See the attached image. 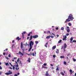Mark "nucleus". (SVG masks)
<instances>
[{
    "instance_id": "f257e3e1",
    "label": "nucleus",
    "mask_w": 76,
    "mask_h": 76,
    "mask_svg": "<svg viewBox=\"0 0 76 76\" xmlns=\"http://www.w3.org/2000/svg\"><path fill=\"white\" fill-rule=\"evenodd\" d=\"M73 19H74V18L73 17V15L72 14H70L68 16V18L66 19V21H65V23H67L68 22H70L71 20V19L72 20V21Z\"/></svg>"
},
{
    "instance_id": "f03ea898",
    "label": "nucleus",
    "mask_w": 76,
    "mask_h": 76,
    "mask_svg": "<svg viewBox=\"0 0 76 76\" xmlns=\"http://www.w3.org/2000/svg\"><path fill=\"white\" fill-rule=\"evenodd\" d=\"M34 44V43L32 41H31L29 43V45H30V48L28 50V51L29 52L31 50V49L32 48V45H33Z\"/></svg>"
},
{
    "instance_id": "7ed1b4c3",
    "label": "nucleus",
    "mask_w": 76,
    "mask_h": 76,
    "mask_svg": "<svg viewBox=\"0 0 76 76\" xmlns=\"http://www.w3.org/2000/svg\"><path fill=\"white\" fill-rule=\"evenodd\" d=\"M8 72H9L6 73L5 75H12V72H11L10 70H9Z\"/></svg>"
},
{
    "instance_id": "20e7f679",
    "label": "nucleus",
    "mask_w": 76,
    "mask_h": 76,
    "mask_svg": "<svg viewBox=\"0 0 76 76\" xmlns=\"http://www.w3.org/2000/svg\"><path fill=\"white\" fill-rule=\"evenodd\" d=\"M63 41H66L67 40V36L65 35L64 36H63Z\"/></svg>"
},
{
    "instance_id": "39448f33",
    "label": "nucleus",
    "mask_w": 76,
    "mask_h": 76,
    "mask_svg": "<svg viewBox=\"0 0 76 76\" xmlns=\"http://www.w3.org/2000/svg\"><path fill=\"white\" fill-rule=\"evenodd\" d=\"M38 35H36L33 36V38H34V39L35 38H38Z\"/></svg>"
},
{
    "instance_id": "423d86ee",
    "label": "nucleus",
    "mask_w": 76,
    "mask_h": 76,
    "mask_svg": "<svg viewBox=\"0 0 76 76\" xmlns=\"http://www.w3.org/2000/svg\"><path fill=\"white\" fill-rule=\"evenodd\" d=\"M16 39L17 40H18V41H19V40H21V38H19V37H17L16 38Z\"/></svg>"
},
{
    "instance_id": "0eeeda50",
    "label": "nucleus",
    "mask_w": 76,
    "mask_h": 76,
    "mask_svg": "<svg viewBox=\"0 0 76 76\" xmlns=\"http://www.w3.org/2000/svg\"><path fill=\"white\" fill-rule=\"evenodd\" d=\"M33 38V36L32 35L30 37V40H32V38Z\"/></svg>"
},
{
    "instance_id": "6e6552de",
    "label": "nucleus",
    "mask_w": 76,
    "mask_h": 76,
    "mask_svg": "<svg viewBox=\"0 0 76 76\" xmlns=\"http://www.w3.org/2000/svg\"><path fill=\"white\" fill-rule=\"evenodd\" d=\"M27 61H28L29 63H30V62H31V58H28V60H27Z\"/></svg>"
},
{
    "instance_id": "1a4fd4ad",
    "label": "nucleus",
    "mask_w": 76,
    "mask_h": 76,
    "mask_svg": "<svg viewBox=\"0 0 76 76\" xmlns=\"http://www.w3.org/2000/svg\"><path fill=\"white\" fill-rule=\"evenodd\" d=\"M21 49H22L23 48V43L22 42H21Z\"/></svg>"
},
{
    "instance_id": "9d476101",
    "label": "nucleus",
    "mask_w": 76,
    "mask_h": 76,
    "mask_svg": "<svg viewBox=\"0 0 76 76\" xmlns=\"http://www.w3.org/2000/svg\"><path fill=\"white\" fill-rule=\"evenodd\" d=\"M66 47H67V45H66V43H65L64 44V48H66Z\"/></svg>"
},
{
    "instance_id": "9b49d317",
    "label": "nucleus",
    "mask_w": 76,
    "mask_h": 76,
    "mask_svg": "<svg viewBox=\"0 0 76 76\" xmlns=\"http://www.w3.org/2000/svg\"><path fill=\"white\" fill-rule=\"evenodd\" d=\"M19 54L20 55V54L21 55H22V56H23V54H22V53L21 52H20V51H19Z\"/></svg>"
},
{
    "instance_id": "f8f14e48",
    "label": "nucleus",
    "mask_w": 76,
    "mask_h": 76,
    "mask_svg": "<svg viewBox=\"0 0 76 76\" xmlns=\"http://www.w3.org/2000/svg\"><path fill=\"white\" fill-rule=\"evenodd\" d=\"M50 37H51V36H48L46 37V39H49V38H50Z\"/></svg>"
},
{
    "instance_id": "ddd939ff",
    "label": "nucleus",
    "mask_w": 76,
    "mask_h": 76,
    "mask_svg": "<svg viewBox=\"0 0 76 76\" xmlns=\"http://www.w3.org/2000/svg\"><path fill=\"white\" fill-rule=\"evenodd\" d=\"M60 58H64L65 57L64 56H60Z\"/></svg>"
},
{
    "instance_id": "4468645a",
    "label": "nucleus",
    "mask_w": 76,
    "mask_h": 76,
    "mask_svg": "<svg viewBox=\"0 0 76 76\" xmlns=\"http://www.w3.org/2000/svg\"><path fill=\"white\" fill-rule=\"evenodd\" d=\"M22 37L23 39H24V38H25L24 34H22Z\"/></svg>"
},
{
    "instance_id": "2eb2a0df",
    "label": "nucleus",
    "mask_w": 76,
    "mask_h": 76,
    "mask_svg": "<svg viewBox=\"0 0 76 76\" xmlns=\"http://www.w3.org/2000/svg\"><path fill=\"white\" fill-rule=\"evenodd\" d=\"M56 48V46H55L53 47L52 49H53V50H54V49H55V48Z\"/></svg>"
},
{
    "instance_id": "dca6fc26",
    "label": "nucleus",
    "mask_w": 76,
    "mask_h": 76,
    "mask_svg": "<svg viewBox=\"0 0 76 76\" xmlns=\"http://www.w3.org/2000/svg\"><path fill=\"white\" fill-rule=\"evenodd\" d=\"M47 45H48V43L47 42L45 45V47L47 48Z\"/></svg>"
},
{
    "instance_id": "f3484780",
    "label": "nucleus",
    "mask_w": 76,
    "mask_h": 76,
    "mask_svg": "<svg viewBox=\"0 0 76 76\" xmlns=\"http://www.w3.org/2000/svg\"><path fill=\"white\" fill-rule=\"evenodd\" d=\"M61 75H62V76H64V73H63V72H61Z\"/></svg>"
},
{
    "instance_id": "a211bd4d",
    "label": "nucleus",
    "mask_w": 76,
    "mask_h": 76,
    "mask_svg": "<svg viewBox=\"0 0 76 76\" xmlns=\"http://www.w3.org/2000/svg\"><path fill=\"white\" fill-rule=\"evenodd\" d=\"M57 51L56 52V53H59V50H58V49H57Z\"/></svg>"
},
{
    "instance_id": "6ab92c4d",
    "label": "nucleus",
    "mask_w": 76,
    "mask_h": 76,
    "mask_svg": "<svg viewBox=\"0 0 76 76\" xmlns=\"http://www.w3.org/2000/svg\"><path fill=\"white\" fill-rule=\"evenodd\" d=\"M6 66H9V64L8 63H5Z\"/></svg>"
},
{
    "instance_id": "aec40b11",
    "label": "nucleus",
    "mask_w": 76,
    "mask_h": 76,
    "mask_svg": "<svg viewBox=\"0 0 76 76\" xmlns=\"http://www.w3.org/2000/svg\"><path fill=\"white\" fill-rule=\"evenodd\" d=\"M45 76H49V74L48 73H46L45 74Z\"/></svg>"
},
{
    "instance_id": "412c9836",
    "label": "nucleus",
    "mask_w": 76,
    "mask_h": 76,
    "mask_svg": "<svg viewBox=\"0 0 76 76\" xmlns=\"http://www.w3.org/2000/svg\"><path fill=\"white\" fill-rule=\"evenodd\" d=\"M64 27H62L61 28V30H62V31H63L64 30Z\"/></svg>"
},
{
    "instance_id": "4be33fe9",
    "label": "nucleus",
    "mask_w": 76,
    "mask_h": 76,
    "mask_svg": "<svg viewBox=\"0 0 76 76\" xmlns=\"http://www.w3.org/2000/svg\"><path fill=\"white\" fill-rule=\"evenodd\" d=\"M15 66H16V65H14V66H13V70H15Z\"/></svg>"
},
{
    "instance_id": "5701e85b",
    "label": "nucleus",
    "mask_w": 76,
    "mask_h": 76,
    "mask_svg": "<svg viewBox=\"0 0 76 76\" xmlns=\"http://www.w3.org/2000/svg\"><path fill=\"white\" fill-rule=\"evenodd\" d=\"M42 68H44V69H47L48 68L47 67L44 66H43L42 67Z\"/></svg>"
},
{
    "instance_id": "b1692460",
    "label": "nucleus",
    "mask_w": 76,
    "mask_h": 76,
    "mask_svg": "<svg viewBox=\"0 0 76 76\" xmlns=\"http://www.w3.org/2000/svg\"><path fill=\"white\" fill-rule=\"evenodd\" d=\"M64 64H65V65H66V64H67V63H66V61H64Z\"/></svg>"
},
{
    "instance_id": "393cba45",
    "label": "nucleus",
    "mask_w": 76,
    "mask_h": 76,
    "mask_svg": "<svg viewBox=\"0 0 76 76\" xmlns=\"http://www.w3.org/2000/svg\"><path fill=\"white\" fill-rule=\"evenodd\" d=\"M67 32H68V33L70 32V29H67Z\"/></svg>"
},
{
    "instance_id": "a878e982",
    "label": "nucleus",
    "mask_w": 76,
    "mask_h": 76,
    "mask_svg": "<svg viewBox=\"0 0 76 76\" xmlns=\"http://www.w3.org/2000/svg\"><path fill=\"white\" fill-rule=\"evenodd\" d=\"M73 38L72 37L71 39H70V41H73Z\"/></svg>"
},
{
    "instance_id": "bb28decb",
    "label": "nucleus",
    "mask_w": 76,
    "mask_h": 76,
    "mask_svg": "<svg viewBox=\"0 0 76 76\" xmlns=\"http://www.w3.org/2000/svg\"><path fill=\"white\" fill-rule=\"evenodd\" d=\"M35 42L36 44H38V43H39V42H38V41H36Z\"/></svg>"
},
{
    "instance_id": "cd10ccee",
    "label": "nucleus",
    "mask_w": 76,
    "mask_h": 76,
    "mask_svg": "<svg viewBox=\"0 0 76 76\" xmlns=\"http://www.w3.org/2000/svg\"><path fill=\"white\" fill-rule=\"evenodd\" d=\"M61 41H62L61 40H60L58 42V43H61Z\"/></svg>"
},
{
    "instance_id": "c85d7f7f",
    "label": "nucleus",
    "mask_w": 76,
    "mask_h": 76,
    "mask_svg": "<svg viewBox=\"0 0 76 76\" xmlns=\"http://www.w3.org/2000/svg\"><path fill=\"white\" fill-rule=\"evenodd\" d=\"M15 69L16 70H19V68L16 67Z\"/></svg>"
},
{
    "instance_id": "c756f323",
    "label": "nucleus",
    "mask_w": 76,
    "mask_h": 76,
    "mask_svg": "<svg viewBox=\"0 0 76 76\" xmlns=\"http://www.w3.org/2000/svg\"><path fill=\"white\" fill-rule=\"evenodd\" d=\"M68 25H69V26H71V25H72V24L70 23H68Z\"/></svg>"
},
{
    "instance_id": "7c9ffc66",
    "label": "nucleus",
    "mask_w": 76,
    "mask_h": 76,
    "mask_svg": "<svg viewBox=\"0 0 76 76\" xmlns=\"http://www.w3.org/2000/svg\"><path fill=\"white\" fill-rule=\"evenodd\" d=\"M47 34H48V33H49L50 34V31H47Z\"/></svg>"
},
{
    "instance_id": "2f4dec72",
    "label": "nucleus",
    "mask_w": 76,
    "mask_h": 76,
    "mask_svg": "<svg viewBox=\"0 0 76 76\" xmlns=\"http://www.w3.org/2000/svg\"><path fill=\"white\" fill-rule=\"evenodd\" d=\"M56 70H57L58 71H59V69H58V67L56 69Z\"/></svg>"
},
{
    "instance_id": "473e14b6",
    "label": "nucleus",
    "mask_w": 76,
    "mask_h": 76,
    "mask_svg": "<svg viewBox=\"0 0 76 76\" xmlns=\"http://www.w3.org/2000/svg\"><path fill=\"white\" fill-rule=\"evenodd\" d=\"M64 52H66V48H64Z\"/></svg>"
},
{
    "instance_id": "72a5a7b5",
    "label": "nucleus",
    "mask_w": 76,
    "mask_h": 76,
    "mask_svg": "<svg viewBox=\"0 0 76 76\" xmlns=\"http://www.w3.org/2000/svg\"><path fill=\"white\" fill-rule=\"evenodd\" d=\"M22 34H23V35H24V34H26V32L25 31H23V32Z\"/></svg>"
},
{
    "instance_id": "f704fd0d",
    "label": "nucleus",
    "mask_w": 76,
    "mask_h": 76,
    "mask_svg": "<svg viewBox=\"0 0 76 76\" xmlns=\"http://www.w3.org/2000/svg\"><path fill=\"white\" fill-rule=\"evenodd\" d=\"M20 66H22V62L20 61Z\"/></svg>"
},
{
    "instance_id": "c9c22d12",
    "label": "nucleus",
    "mask_w": 76,
    "mask_h": 76,
    "mask_svg": "<svg viewBox=\"0 0 76 76\" xmlns=\"http://www.w3.org/2000/svg\"><path fill=\"white\" fill-rule=\"evenodd\" d=\"M5 58H6L7 60H9V58H8V57H7V56H6Z\"/></svg>"
},
{
    "instance_id": "e433bc0d",
    "label": "nucleus",
    "mask_w": 76,
    "mask_h": 76,
    "mask_svg": "<svg viewBox=\"0 0 76 76\" xmlns=\"http://www.w3.org/2000/svg\"><path fill=\"white\" fill-rule=\"evenodd\" d=\"M16 66L17 67H19V65H18V64H17L16 65Z\"/></svg>"
},
{
    "instance_id": "4c0bfd02",
    "label": "nucleus",
    "mask_w": 76,
    "mask_h": 76,
    "mask_svg": "<svg viewBox=\"0 0 76 76\" xmlns=\"http://www.w3.org/2000/svg\"><path fill=\"white\" fill-rule=\"evenodd\" d=\"M69 72H71V73H72V70L70 69L69 70Z\"/></svg>"
},
{
    "instance_id": "58836bf2",
    "label": "nucleus",
    "mask_w": 76,
    "mask_h": 76,
    "mask_svg": "<svg viewBox=\"0 0 76 76\" xmlns=\"http://www.w3.org/2000/svg\"><path fill=\"white\" fill-rule=\"evenodd\" d=\"M66 36H69V34L67 33V34H66Z\"/></svg>"
},
{
    "instance_id": "ea45409f",
    "label": "nucleus",
    "mask_w": 76,
    "mask_h": 76,
    "mask_svg": "<svg viewBox=\"0 0 76 76\" xmlns=\"http://www.w3.org/2000/svg\"><path fill=\"white\" fill-rule=\"evenodd\" d=\"M43 65H44V66H45L47 65V64L44 63V64Z\"/></svg>"
},
{
    "instance_id": "a19ab883",
    "label": "nucleus",
    "mask_w": 76,
    "mask_h": 76,
    "mask_svg": "<svg viewBox=\"0 0 76 76\" xmlns=\"http://www.w3.org/2000/svg\"><path fill=\"white\" fill-rule=\"evenodd\" d=\"M0 69L1 70H2V67H1V66H0Z\"/></svg>"
},
{
    "instance_id": "79ce46f5",
    "label": "nucleus",
    "mask_w": 76,
    "mask_h": 76,
    "mask_svg": "<svg viewBox=\"0 0 76 76\" xmlns=\"http://www.w3.org/2000/svg\"><path fill=\"white\" fill-rule=\"evenodd\" d=\"M53 58H55L56 57V55H53Z\"/></svg>"
},
{
    "instance_id": "37998d69",
    "label": "nucleus",
    "mask_w": 76,
    "mask_h": 76,
    "mask_svg": "<svg viewBox=\"0 0 76 76\" xmlns=\"http://www.w3.org/2000/svg\"><path fill=\"white\" fill-rule=\"evenodd\" d=\"M16 61H15V64H18V63L16 62Z\"/></svg>"
},
{
    "instance_id": "c03bdc74",
    "label": "nucleus",
    "mask_w": 76,
    "mask_h": 76,
    "mask_svg": "<svg viewBox=\"0 0 76 76\" xmlns=\"http://www.w3.org/2000/svg\"><path fill=\"white\" fill-rule=\"evenodd\" d=\"M8 57H11V55H10V54H9V55H8Z\"/></svg>"
},
{
    "instance_id": "a18cd8bd",
    "label": "nucleus",
    "mask_w": 76,
    "mask_h": 76,
    "mask_svg": "<svg viewBox=\"0 0 76 76\" xmlns=\"http://www.w3.org/2000/svg\"><path fill=\"white\" fill-rule=\"evenodd\" d=\"M29 38V37H27V40H28Z\"/></svg>"
},
{
    "instance_id": "49530a36",
    "label": "nucleus",
    "mask_w": 76,
    "mask_h": 76,
    "mask_svg": "<svg viewBox=\"0 0 76 76\" xmlns=\"http://www.w3.org/2000/svg\"><path fill=\"white\" fill-rule=\"evenodd\" d=\"M73 41L74 42H76V40H73Z\"/></svg>"
},
{
    "instance_id": "de8ad7c7",
    "label": "nucleus",
    "mask_w": 76,
    "mask_h": 76,
    "mask_svg": "<svg viewBox=\"0 0 76 76\" xmlns=\"http://www.w3.org/2000/svg\"><path fill=\"white\" fill-rule=\"evenodd\" d=\"M32 56H34V53H32Z\"/></svg>"
},
{
    "instance_id": "09e8293b",
    "label": "nucleus",
    "mask_w": 76,
    "mask_h": 76,
    "mask_svg": "<svg viewBox=\"0 0 76 76\" xmlns=\"http://www.w3.org/2000/svg\"><path fill=\"white\" fill-rule=\"evenodd\" d=\"M56 30H58V28L56 27Z\"/></svg>"
},
{
    "instance_id": "8fccbe9b",
    "label": "nucleus",
    "mask_w": 76,
    "mask_h": 76,
    "mask_svg": "<svg viewBox=\"0 0 76 76\" xmlns=\"http://www.w3.org/2000/svg\"><path fill=\"white\" fill-rule=\"evenodd\" d=\"M73 60L74 61H76V60L74 58L73 59Z\"/></svg>"
},
{
    "instance_id": "3c124183",
    "label": "nucleus",
    "mask_w": 76,
    "mask_h": 76,
    "mask_svg": "<svg viewBox=\"0 0 76 76\" xmlns=\"http://www.w3.org/2000/svg\"><path fill=\"white\" fill-rule=\"evenodd\" d=\"M70 53H69V54L67 55V56H70Z\"/></svg>"
},
{
    "instance_id": "603ef678",
    "label": "nucleus",
    "mask_w": 76,
    "mask_h": 76,
    "mask_svg": "<svg viewBox=\"0 0 76 76\" xmlns=\"http://www.w3.org/2000/svg\"><path fill=\"white\" fill-rule=\"evenodd\" d=\"M50 37H51V38H54V36H50Z\"/></svg>"
},
{
    "instance_id": "864d4df0",
    "label": "nucleus",
    "mask_w": 76,
    "mask_h": 76,
    "mask_svg": "<svg viewBox=\"0 0 76 76\" xmlns=\"http://www.w3.org/2000/svg\"><path fill=\"white\" fill-rule=\"evenodd\" d=\"M9 69H12V68L11 67H9Z\"/></svg>"
},
{
    "instance_id": "5fc2aeb1",
    "label": "nucleus",
    "mask_w": 76,
    "mask_h": 76,
    "mask_svg": "<svg viewBox=\"0 0 76 76\" xmlns=\"http://www.w3.org/2000/svg\"><path fill=\"white\" fill-rule=\"evenodd\" d=\"M52 35H54V36H55V34H54V33H52Z\"/></svg>"
},
{
    "instance_id": "6e6d98bb",
    "label": "nucleus",
    "mask_w": 76,
    "mask_h": 76,
    "mask_svg": "<svg viewBox=\"0 0 76 76\" xmlns=\"http://www.w3.org/2000/svg\"><path fill=\"white\" fill-rule=\"evenodd\" d=\"M63 48H64V46H63L62 48H61V50H62V49H63Z\"/></svg>"
},
{
    "instance_id": "4d7b16f0",
    "label": "nucleus",
    "mask_w": 76,
    "mask_h": 76,
    "mask_svg": "<svg viewBox=\"0 0 76 76\" xmlns=\"http://www.w3.org/2000/svg\"><path fill=\"white\" fill-rule=\"evenodd\" d=\"M15 76H18V75L15 74L14 75Z\"/></svg>"
},
{
    "instance_id": "13d9d810",
    "label": "nucleus",
    "mask_w": 76,
    "mask_h": 76,
    "mask_svg": "<svg viewBox=\"0 0 76 76\" xmlns=\"http://www.w3.org/2000/svg\"><path fill=\"white\" fill-rule=\"evenodd\" d=\"M19 58H18V59L17 60V62H19Z\"/></svg>"
},
{
    "instance_id": "bf43d9fd",
    "label": "nucleus",
    "mask_w": 76,
    "mask_h": 76,
    "mask_svg": "<svg viewBox=\"0 0 76 76\" xmlns=\"http://www.w3.org/2000/svg\"><path fill=\"white\" fill-rule=\"evenodd\" d=\"M56 37H59V35H58V34L57 35Z\"/></svg>"
},
{
    "instance_id": "052dcab7",
    "label": "nucleus",
    "mask_w": 76,
    "mask_h": 76,
    "mask_svg": "<svg viewBox=\"0 0 76 76\" xmlns=\"http://www.w3.org/2000/svg\"><path fill=\"white\" fill-rule=\"evenodd\" d=\"M44 34H47V32H46V31H44Z\"/></svg>"
},
{
    "instance_id": "680f3d73",
    "label": "nucleus",
    "mask_w": 76,
    "mask_h": 76,
    "mask_svg": "<svg viewBox=\"0 0 76 76\" xmlns=\"http://www.w3.org/2000/svg\"><path fill=\"white\" fill-rule=\"evenodd\" d=\"M3 54L4 55H5V54H6V53H3Z\"/></svg>"
},
{
    "instance_id": "e2e57ef3",
    "label": "nucleus",
    "mask_w": 76,
    "mask_h": 76,
    "mask_svg": "<svg viewBox=\"0 0 76 76\" xmlns=\"http://www.w3.org/2000/svg\"><path fill=\"white\" fill-rule=\"evenodd\" d=\"M15 42V40H14L13 41H12V43H13Z\"/></svg>"
},
{
    "instance_id": "0e129e2a",
    "label": "nucleus",
    "mask_w": 76,
    "mask_h": 76,
    "mask_svg": "<svg viewBox=\"0 0 76 76\" xmlns=\"http://www.w3.org/2000/svg\"><path fill=\"white\" fill-rule=\"evenodd\" d=\"M32 54V52L30 53V56H31Z\"/></svg>"
},
{
    "instance_id": "69168bd1",
    "label": "nucleus",
    "mask_w": 76,
    "mask_h": 76,
    "mask_svg": "<svg viewBox=\"0 0 76 76\" xmlns=\"http://www.w3.org/2000/svg\"><path fill=\"white\" fill-rule=\"evenodd\" d=\"M16 58H15V57H14L13 58V59H16Z\"/></svg>"
},
{
    "instance_id": "338daca9",
    "label": "nucleus",
    "mask_w": 76,
    "mask_h": 76,
    "mask_svg": "<svg viewBox=\"0 0 76 76\" xmlns=\"http://www.w3.org/2000/svg\"><path fill=\"white\" fill-rule=\"evenodd\" d=\"M28 36H30V34H28Z\"/></svg>"
},
{
    "instance_id": "774afa93",
    "label": "nucleus",
    "mask_w": 76,
    "mask_h": 76,
    "mask_svg": "<svg viewBox=\"0 0 76 76\" xmlns=\"http://www.w3.org/2000/svg\"><path fill=\"white\" fill-rule=\"evenodd\" d=\"M50 66H53V64H50Z\"/></svg>"
}]
</instances>
